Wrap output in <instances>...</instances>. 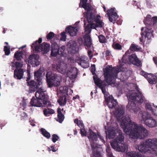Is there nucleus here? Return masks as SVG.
Returning <instances> with one entry per match:
<instances>
[{
    "mask_svg": "<svg viewBox=\"0 0 157 157\" xmlns=\"http://www.w3.org/2000/svg\"><path fill=\"white\" fill-rule=\"evenodd\" d=\"M40 131L43 135L46 138L49 139L50 138L51 136L50 134L45 129L41 128L40 129Z\"/></svg>",
    "mask_w": 157,
    "mask_h": 157,
    "instance_id": "obj_36",
    "label": "nucleus"
},
{
    "mask_svg": "<svg viewBox=\"0 0 157 157\" xmlns=\"http://www.w3.org/2000/svg\"><path fill=\"white\" fill-rule=\"evenodd\" d=\"M59 90L61 94H67L68 93V87L66 86H61L59 88Z\"/></svg>",
    "mask_w": 157,
    "mask_h": 157,
    "instance_id": "obj_41",
    "label": "nucleus"
},
{
    "mask_svg": "<svg viewBox=\"0 0 157 157\" xmlns=\"http://www.w3.org/2000/svg\"><path fill=\"white\" fill-rule=\"evenodd\" d=\"M142 118L144 121V123L147 126L150 128L155 127L157 125L155 120L154 119L150 113L145 112H141Z\"/></svg>",
    "mask_w": 157,
    "mask_h": 157,
    "instance_id": "obj_10",
    "label": "nucleus"
},
{
    "mask_svg": "<svg viewBox=\"0 0 157 157\" xmlns=\"http://www.w3.org/2000/svg\"><path fill=\"white\" fill-rule=\"evenodd\" d=\"M66 33L63 32L61 33V38L60 40L63 41H65L66 40V36L65 34Z\"/></svg>",
    "mask_w": 157,
    "mask_h": 157,
    "instance_id": "obj_48",
    "label": "nucleus"
},
{
    "mask_svg": "<svg viewBox=\"0 0 157 157\" xmlns=\"http://www.w3.org/2000/svg\"><path fill=\"white\" fill-rule=\"evenodd\" d=\"M21 120H25L28 118V115L27 113L25 112L22 113L21 115Z\"/></svg>",
    "mask_w": 157,
    "mask_h": 157,
    "instance_id": "obj_49",
    "label": "nucleus"
},
{
    "mask_svg": "<svg viewBox=\"0 0 157 157\" xmlns=\"http://www.w3.org/2000/svg\"><path fill=\"white\" fill-rule=\"evenodd\" d=\"M124 138L123 134L120 131L114 141L111 143L112 147L118 151L125 152L127 150L128 147L124 144Z\"/></svg>",
    "mask_w": 157,
    "mask_h": 157,
    "instance_id": "obj_6",
    "label": "nucleus"
},
{
    "mask_svg": "<svg viewBox=\"0 0 157 157\" xmlns=\"http://www.w3.org/2000/svg\"><path fill=\"white\" fill-rule=\"evenodd\" d=\"M80 134H81L82 136H86V131L85 130V128L80 129Z\"/></svg>",
    "mask_w": 157,
    "mask_h": 157,
    "instance_id": "obj_52",
    "label": "nucleus"
},
{
    "mask_svg": "<svg viewBox=\"0 0 157 157\" xmlns=\"http://www.w3.org/2000/svg\"><path fill=\"white\" fill-rule=\"evenodd\" d=\"M16 68H21L23 66V64L20 62H16L15 63Z\"/></svg>",
    "mask_w": 157,
    "mask_h": 157,
    "instance_id": "obj_51",
    "label": "nucleus"
},
{
    "mask_svg": "<svg viewBox=\"0 0 157 157\" xmlns=\"http://www.w3.org/2000/svg\"><path fill=\"white\" fill-rule=\"evenodd\" d=\"M42 72L40 69L34 72L35 79L38 83L39 85L42 84Z\"/></svg>",
    "mask_w": 157,
    "mask_h": 157,
    "instance_id": "obj_25",
    "label": "nucleus"
},
{
    "mask_svg": "<svg viewBox=\"0 0 157 157\" xmlns=\"http://www.w3.org/2000/svg\"><path fill=\"white\" fill-rule=\"evenodd\" d=\"M23 53L22 51H17L14 54V58L17 60L20 61L23 58Z\"/></svg>",
    "mask_w": 157,
    "mask_h": 157,
    "instance_id": "obj_34",
    "label": "nucleus"
},
{
    "mask_svg": "<svg viewBox=\"0 0 157 157\" xmlns=\"http://www.w3.org/2000/svg\"><path fill=\"white\" fill-rule=\"evenodd\" d=\"M52 68L53 71H57L61 73L65 72L66 69V67H63L60 63L52 64Z\"/></svg>",
    "mask_w": 157,
    "mask_h": 157,
    "instance_id": "obj_23",
    "label": "nucleus"
},
{
    "mask_svg": "<svg viewBox=\"0 0 157 157\" xmlns=\"http://www.w3.org/2000/svg\"><path fill=\"white\" fill-rule=\"evenodd\" d=\"M115 8H111L107 11V14L109 17V20L110 21L114 23L116 20L118 18L119 16L117 14V13L115 11Z\"/></svg>",
    "mask_w": 157,
    "mask_h": 157,
    "instance_id": "obj_12",
    "label": "nucleus"
},
{
    "mask_svg": "<svg viewBox=\"0 0 157 157\" xmlns=\"http://www.w3.org/2000/svg\"><path fill=\"white\" fill-rule=\"evenodd\" d=\"M74 122L79 126L80 129L85 128L84 124L82 122V121L78 120V118H76L74 120Z\"/></svg>",
    "mask_w": 157,
    "mask_h": 157,
    "instance_id": "obj_37",
    "label": "nucleus"
},
{
    "mask_svg": "<svg viewBox=\"0 0 157 157\" xmlns=\"http://www.w3.org/2000/svg\"><path fill=\"white\" fill-rule=\"evenodd\" d=\"M146 108L149 110H150L152 113L155 116H157V112L155 113V111H156L155 109H154L152 107V105L149 103L146 104Z\"/></svg>",
    "mask_w": 157,
    "mask_h": 157,
    "instance_id": "obj_35",
    "label": "nucleus"
},
{
    "mask_svg": "<svg viewBox=\"0 0 157 157\" xmlns=\"http://www.w3.org/2000/svg\"><path fill=\"white\" fill-rule=\"evenodd\" d=\"M28 85L29 86V91L30 92H34L37 90L40 85L33 80H31L27 82Z\"/></svg>",
    "mask_w": 157,
    "mask_h": 157,
    "instance_id": "obj_18",
    "label": "nucleus"
},
{
    "mask_svg": "<svg viewBox=\"0 0 157 157\" xmlns=\"http://www.w3.org/2000/svg\"><path fill=\"white\" fill-rule=\"evenodd\" d=\"M88 54L89 57L90 59H91L93 56V55L92 53V52L90 50H88Z\"/></svg>",
    "mask_w": 157,
    "mask_h": 157,
    "instance_id": "obj_57",
    "label": "nucleus"
},
{
    "mask_svg": "<svg viewBox=\"0 0 157 157\" xmlns=\"http://www.w3.org/2000/svg\"><path fill=\"white\" fill-rule=\"evenodd\" d=\"M95 13L94 19L90 21H88L87 18L85 17L88 23V24L85 27L86 34L89 35L91 32L92 29H95L98 27H102L104 25L102 21L100 20L101 18L100 16L98 15L96 16Z\"/></svg>",
    "mask_w": 157,
    "mask_h": 157,
    "instance_id": "obj_7",
    "label": "nucleus"
},
{
    "mask_svg": "<svg viewBox=\"0 0 157 157\" xmlns=\"http://www.w3.org/2000/svg\"><path fill=\"white\" fill-rule=\"evenodd\" d=\"M121 124L125 133L133 139H143L148 135L147 130L142 125L132 124L131 120L126 117H122Z\"/></svg>",
    "mask_w": 157,
    "mask_h": 157,
    "instance_id": "obj_1",
    "label": "nucleus"
},
{
    "mask_svg": "<svg viewBox=\"0 0 157 157\" xmlns=\"http://www.w3.org/2000/svg\"><path fill=\"white\" fill-rule=\"evenodd\" d=\"M91 147L93 155L95 157H101L102 148L101 147L97 146L95 143L91 144Z\"/></svg>",
    "mask_w": 157,
    "mask_h": 157,
    "instance_id": "obj_13",
    "label": "nucleus"
},
{
    "mask_svg": "<svg viewBox=\"0 0 157 157\" xmlns=\"http://www.w3.org/2000/svg\"><path fill=\"white\" fill-rule=\"evenodd\" d=\"M149 83L151 84H155L157 82V77L153 74H150L146 78Z\"/></svg>",
    "mask_w": 157,
    "mask_h": 157,
    "instance_id": "obj_30",
    "label": "nucleus"
},
{
    "mask_svg": "<svg viewBox=\"0 0 157 157\" xmlns=\"http://www.w3.org/2000/svg\"><path fill=\"white\" fill-rule=\"evenodd\" d=\"M88 61V59L87 57L85 56H82L78 63L82 67L86 68L89 66V64Z\"/></svg>",
    "mask_w": 157,
    "mask_h": 157,
    "instance_id": "obj_21",
    "label": "nucleus"
},
{
    "mask_svg": "<svg viewBox=\"0 0 157 157\" xmlns=\"http://www.w3.org/2000/svg\"><path fill=\"white\" fill-rule=\"evenodd\" d=\"M59 46L56 43H52L51 45V54L52 56L56 57L59 53Z\"/></svg>",
    "mask_w": 157,
    "mask_h": 157,
    "instance_id": "obj_22",
    "label": "nucleus"
},
{
    "mask_svg": "<svg viewBox=\"0 0 157 157\" xmlns=\"http://www.w3.org/2000/svg\"><path fill=\"white\" fill-rule=\"evenodd\" d=\"M57 102L60 106L65 105L67 102L66 96L63 94H60L59 99L57 100Z\"/></svg>",
    "mask_w": 157,
    "mask_h": 157,
    "instance_id": "obj_29",
    "label": "nucleus"
},
{
    "mask_svg": "<svg viewBox=\"0 0 157 157\" xmlns=\"http://www.w3.org/2000/svg\"><path fill=\"white\" fill-rule=\"evenodd\" d=\"M59 138L57 135L56 134H53L52 135V141L54 143H55L57 140H58Z\"/></svg>",
    "mask_w": 157,
    "mask_h": 157,
    "instance_id": "obj_50",
    "label": "nucleus"
},
{
    "mask_svg": "<svg viewBox=\"0 0 157 157\" xmlns=\"http://www.w3.org/2000/svg\"><path fill=\"white\" fill-rule=\"evenodd\" d=\"M137 57V56L135 54H133L128 57V59L129 62L132 63Z\"/></svg>",
    "mask_w": 157,
    "mask_h": 157,
    "instance_id": "obj_42",
    "label": "nucleus"
},
{
    "mask_svg": "<svg viewBox=\"0 0 157 157\" xmlns=\"http://www.w3.org/2000/svg\"><path fill=\"white\" fill-rule=\"evenodd\" d=\"M99 88L101 89L102 93L104 94V97H105V98H107V97L106 96H107L108 93L106 91L105 87L103 88V87H102L101 88Z\"/></svg>",
    "mask_w": 157,
    "mask_h": 157,
    "instance_id": "obj_54",
    "label": "nucleus"
},
{
    "mask_svg": "<svg viewBox=\"0 0 157 157\" xmlns=\"http://www.w3.org/2000/svg\"><path fill=\"white\" fill-rule=\"evenodd\" d=\"M23 69L16 68L14 71V77L17 79H21L23 78Z\"/></svg>",
    "mask_w": 157,
    "mask_h": 157,
    "instance_id": "obj_24",
    "label": "nucleus"
},
{
    "mask_svg": "<svg viewBox=\"0 0 157 157\" xmlns=\"http://www.w3.org/2000/svg\"><path fill=\"white\" fill-rule=\"evenodd\" d=\"M46 77L49 87L51 88L53 86H56L59 85L61 80V77L60 75L53 74L51 71H48L47 73Z\"/></svg>",
    "mask_w": 157,
    "mask_h": 157,
    "instance_id": "obj_9",
    "label": "nucleus"
},
{
    "mask_svg": "<svg viewBox=\"0 0 157 157\" xmlns=\"http://www.w3.org/2000/svg\"><path fill=\"white\" fill-rule=\"evenodd\" d=\"M144 29L143 27L141 29V31L143 32L141 33L142 36H144L145 38L147 37L148 39H151L153 32L152 29H149L147 27H145V30L144 31H143Z\"/></svg>",
    "mask_w": 157,
    "mask_h": 157,
    "instance_id": "obj_20",
    "label": "nucleus"
},
{
    "mask_svg": "<svg viewBox=\"0 0 157 157\" xmlns=\"http://www.w3.org/2000/svg\"><path fill=\"white\" fill-rule=\"evenodd\" d=\"M90 134L88 136V137L90 141L92 142L91 144L93 143H95L94 142L97 140V135L92 130L90 129L89 130Z\"/></svg>",
    "mask_w": 157,
    "mask_h": 157,
    "instance_id": "obj_31",
    "label": "nucleus"
},
{
    "mask_svg": "<svg viewBox=\"0 0 157 157\" xmlns=\"http://www.w3.org/2000/svg\"><path fill=\"white\" fill-rule=\"evenodd\" d=\"M42 42V39L40 37L38 40L34 41L32 44L31 47L33 51L38 52H40L44 54L47 53L49 51L50 45L48 43L44 42L42 44L39 45Z\"/></svg>",
    "mask_w": 157,
    "mask_h": 157,
    "instance_id": "obj_8",
    "label": "nucleus"
},
{
    "mask_svg": "<svg viewBox=\"0 0 157 157\" xmlns=\"http://www.w3.org/2000/svg\"><path fill=\"white\" fill-rule=\"evenodd\" d=\"M99 138L100 139V140H101V141L104 143L105 144V140H104V138L103 136H101L99 137Z\"/></svg>",
    "mask_w": 157,
    "mask_h": 157,
    "instance_id": "obj_61",
    "label": "nucleus"
},
{
    "mask_svg": "<svg viewBox=\"0 0 157 157\" xmlns=\"http://www.w3.org/2000/svg\"><path fill=\"white\" fill-rule=\"evenodd\" d=\"M55 36L54 33L52 32H49L46 36V38L48 40L52 39Z\"/></svg>",
    "mask_w": 157,
    "mask_h": 157,
    "instance_id": "obj_47",
    "label": "nucleus"
},
{
    "mask_svg": "<svg viewBox=\"0 0 157 157\" xmlns=\"http://www.w3.org/2000/svg\"><path fill=\"white\" fill-rule=\"evenodd\" d=\"M88 0H80L79 7L83 8L86 11L84 13V16L88 19V21L94 19L95 10L90 3H87Z\"/></svg>",
    "mask_w": 157,
    "mask_h": 157,
    "instance_id": "obj_5",
    "label": "nucleus"
},
{
    "mask_svg": "<svg viewBox=\"0 0 157 157\" xmlns=\"http://www.w3.org/2000/svg\"><path fill=\"white\" fill-rule=\"evenodd\" d=\"M137 147L138 150L142 153H145L147 151L151 153L150 148L146 143V140L144 142H141Z\"/></svg>",
    "mask_w": 157,
    "mask_h": 157,
    "instance_id": "obj_17",
    "label": "nucleus"
},
{
    "mask_svg": "<svg viewBox=\"0 0 157 157\" xmlns=\"http://www.w3.org/2000/svg\"><path fill=\"white\" fill-rule=\"evenodd\" d=\"M146 143L151 149V153L157 156V138H149L146 140Z\"/></svg>",
    "mask_w": 157,
    "mask_h": 157,
    "instance_id": "obj_11",
    "label": "nucleus"
},
{
    "mask_svg": "<svg viewBox=\"0 0 157 157\" xmlns=\"http://www.w3.org/2000/svg\"><path fill=\"white\" fill-rule=\"evenodd\" d=\"M10 48H8L7 46H5L4 47V51L5 52V55L6 56H8L9 55L10 53Z\"/></svg>",
    "mask_w": 157,
    "mask_h": 157,
    "instance_id": "obj_46",
    "label": "nucleus"
},
{
    "mask_svg": "<svg viewBox=\"0 0 157 157\" xmlns=\"http://www.w3.org/2000/svg\"><path fill=\"white\" fill-rule=\"evenodd\" d=\"M106 137L109 139L114 138L116 136L115 131L111 128H108L105 131Z\"/></svg>",
    "mask_w": 157,
    "mask_h": 157,
    "instance_id": "obj_28",
    "label": "nucleus"
},
{
    "mask_svg": "<svg viewBox=\"0 0 157 157\" xmlns=\"http://www.w3.org/2000/svg\"><path fill=\"white\" fill-rule=\"evenodd\" d=\"M105 81L109 85L114 84L119 72L118 68L114 69L112 65L107 67L104 70Z\"/></svg>",
    "mask_w": 157,
    "mask_h": 157,
    "instance_id": "obj_4",
    "label": "nucleus"
},
{
    "mask_svg": "<svg viewBox=\"0 0 157 157\" xmlns=\"http://www.w3.org/2000/svg\"><path fill=\"white\" fill-rule=\"evenodd\" d=\"M77 77L76 75H74L73 74H72L71 75V76L70 77V78H75Z\"/></svg>",
    "mask_w": 157,
    "mask_h": 157,
    "instance_id": "obj_62",
    "label": "nucleus"
},
{
    "mask_svg": "<svg viewBox=\"0 0 157 157\" xmlns=\"http://www.w3.org/2000/svg\"><path fill=\"white\" fill-rule=\"evenodd\" d=\"M35 96L36 98L33 97L30 102L32 106L43 107L46 106L48 103V96L45 94L44 91L38 90L36 92Z\"/></svg>",
    "mask_w": 157,
    "mask_h": 157,
    "instance_id": "obj_3",
    "label": "nucleus"
},
{
    "mask_svg": "<svg viewBox=\"0 0 157 157\" xmlns=\"http://www.w3.org/2000/svg\"><path fill=\"white\" fill-rule=\"evenodd\" d=\"M105 102L107 105L110 109H113L118 104V102L116 100L114 99L112 96H109L107 98H105Z\"/></svg>",
    "mask_w": 157,
    "mask_h": 157,
    "instance_id": "obj_16",
    "label": "nucleus"
},
{
    "mask_svg": "<svg viewBox=\"0 0 157 157\" xmlns=\"http://www.w3.org/2000/svg\"><path fill=\"white\" fill-rule=\"evenodd\" d=\"M113 48L117 50H121L122 49V47L121 45L118 43L115 44L113 43L112 45Z\"/></svg>",
    "mask_w": 157,
    "mask_h": 157,
    "instance_id": "obj_44",
    "label": "nucleus"
},
{
    "mask_svg": "<svg viewBox=\"0 0 157 157\" xmlns=\"http://www.w3.org/2000/svg\"><path fill=\"white\" fill-rule=\"evenodd\" d=\"M93 79L95 84L98 86L101 80L99 78H98L97 76L96 75L94 76Z\"/></svg>",
    "mask_w": 157,
    "mask_h": 157,
    "instance_id": "obj_40",
    "label": "nucleus"
},
{
    "mask_svg": "<svg viewBox=\"0 0 157 157\" xmlns=\"http://www.w3.org/2000/svg\"><path fill=\"white\" fill-rule=\"evenodd\" d=\"M43 112L44 114L46 116H48L49 114H53L55 113V111L54 110L49 108L45 109L44 110Z\"/></svg>",
    "mask_w": 157,
    "mask_h": 157,
    "instance_id": "obj_38",
    "label": "nucleus"
},
{
    "mask_svg": "<svg viewBox=\"0 0 157 157\" xmlns=\"http://www.w3.org/2000/svg\"><path fill=\"white\" fill-rule=\"evenodd\" d=\"M27 75L28 77L27 78V79L26 80L27 81H28L30 79V71H27Z\"/></svg>",
    "mask_w": 157,
    "mask_h": 157,
    "instance_id": "obj_59",
    "label": "nucleus"
},
{
    "mask_svg": "<svg viewBox=\"0 0 157 157\" xmlns=\"http://www.w3.org/2000/svg\"><path fill=\"white\" fill-rule=\"evenodd\" d=\"M65 31L68 33L70 36H74L76 35L78 30L76 27L69 26L66 28Z\"/></svg>",
    "mask_w": 157,
    "mask_h": 157,
    "instance_id": "obj_26",
    "label": "nucleus"
},
{
    "mask_svg": "<svg viewBox=\"0 0 157 157\" xmlns=\"http://www.w3.org/2000/svg\"><path fill=\"white\" fill-rule=\"evenodd\" d=\"M129 98L132 100L129 101L126 106V108L128 110L131 112L136 113L140 110V108L136 106L134 101L137 103H142L143 102V95L140 93L132 92L129 95Z\"/></svg>",
    "mask_w": 157,
    "mask_h": 157,
    "instance_id": "obj_2",
    "label": "nucleus"
},
{
    "mask_svg": "<svg viewBox=\"0 0 157 157\" xmlns=\"http://www.w3.org/2000/svg\"><path fill=\"white\" fill-rule=\"evenodd\" d=\"M68 47L73 51H76L77 49V45L75 41H70L67 43Z\"/></svg>",
    "mask_w": 157,
    "mask_h": 157,
    "instance_id": "obj_32",
    "label": "nucleus"
},
{
    "mask_svg": "<svg viewBox=\"0 0 157 157\" xmlns=\"http://www.w3.org/2000/svg\"><path fill=\"white\" fill-rule=\"evenodd\" d=\"M106 86V82L104 81H101L98 87L99 88H101L102 87H105Z\"/></svg>",
    "mask_w": 157,
    "mask_h": 157,
    "instance_id": "obj_56",
    "label": "nucleus"
},
{
    "mask_svg": "<svg viewBox=\"0 0 157 157\" xmlns=\"http://www.w3.org/2000/svg\"><path fill=\"white\" fill-rule=\"evenodd\" d=\"M141 49V48L140 47L132 43L130 47L129 50L126 52L122 57V62L124 63L126 62V60H124V58L126 57L127 55L129 53V50L132 52H137L139 51Z\"/></svg>",
    "mask_w": 157,
    "mask_h": 157,
    "instance_id": "obj_15",
    "label": "nucleus"
},
{
    "mask_svg": "<svg viewBox=\"0 0 157 157\" xmlns=\"http://www.w3.org/2000/svg\"><path fill=\"white\" fill-rule=\"evenodd\" d=\"M51 147L52 149V151L54 152H55L57 150H55V148H54V147L53 146H51Z\"/></svg>",
    "mask_w": 157,
    "mask_h": 157,
    "instance_id": "obj_63",
    "label": "nucleus"
},
{
    "mask_svg": "<svg viewBox=\"0 0 157 157\" xmlns=\"http://www.w3.org/2000/svg\"><path fill=\"white\" fill-rule=\"evenodd\" d=\"M39 56L38 55L35 54H32L30 55L28 59V62L33 66H37L40 64V62L39 61Z\"/></svg>",
    "mask_w": 157,
    "mask_h": 157,
    "instance_id": "obj_14",
    "label": "nucleus"
},
{
    "mask_svg": "<svg viewBox=\"0 0 157 157\" xmlns=\"http://www.w3.org/2000/svg\"><path fill=\"white\" fill-rule=\"evenodd\" d=\"M98 37L100 43H106L107 40L105 36L102 34H100L98 36Z\"/></svg>",
    "mask_w": 157,
    "mask_h": 157,
    "instance_id": "obj_39",
    "label": "nucleus"
},
{
    "mask_svg": "<svg viewBox=\"0 0 157 157\" xmlns=\"http://www.w3.org/2000/svg\"><path fill=\"white\" fill-rule=\"evenodd\" d=\"M57 116L58 120L57 121L60 123H61L63 121L64 118V116L61 112V110L60 108L57 109Z\"/></svg>",
    "mask_w": 157,
    "mask_h": 157,
    "instance_id": "obj_33",
    "label": "nucleus"
},
{
    "mask_svg": "<svg viewBox=\"0 0 157 157\" xmlns=\"http://www.w3.org/2000/svg\"><path fill=\"white\" fill-rule=\"evenodd\" d=\"M105 55L106 56H109L110 54V52L109 50H107L105 51Z\"/></svg>",
    "mask_w": 157,
    "mask_h": 157,
    "instance_id": "obj_60",
    "label": "nucleus"
},
{
    "mask_svg": "<svg viewBox=\"0 0 157 157\" xmlns=\"http://www.w3.org/2000/svg\"><path fill=\"white\" fill-rule=\"evenodd\" d=\"M151 20H153V25H154L157 22V17H152V19Z\"/></svg>",
    "mask_w": 157,
    "mask_h": 157,
    "instance_id": "obj_58",
    "label": "nucleus"
},
{
    "mask_svg": "<svg viewBox=\"0 0 157 157\" xmlns=\"http://www.w3.org/2000/svg\"><path fill=\"white\" fill-rule=\"evenodd\" d=\"M125 107L124 105H119L116 109L115 115L117 119L120 118L125 113Z\"/></svg>",
    "mask_w": 157,
    "mask_h": 157,
    "instance_id": "obj_19",
    "label": "nucleus"
},
{
    "mask_svg": "<svg viewBox=\"0 0 157 157\" xmlns=\"http://www.w3.org/2000/svg\"><path fill=\"white\" fill-rule=\"evenodd\" d=\"M150 74L144 71H141L140 72V74L144 76L146 78L148 77V75Z\"/></svg>",
    "mask_w": 157,
    "mask_h": 157,
    "instance_id": "obj_55",
    "label": "nucleus"
},
{
    "mask_svg": "<svg viewBox=\"0 0 157 157\" xmlns=\"http://www.w3.org/2000/svg\"><path fill=\"white\" fill-rule=\"evenodd\" d=\"M84 45L88 48H90L92 44V42L90 35L88 34H85L84 35Z\"/></svg>",
    "mask_w": 157,
    "mask_h": 157,
    "instance_id": "obj_27",
    "label": "nucleus"
},
{
    "mask_svg": "<svg viewBox=\"0 0 157 157\" xmlns=\"http://www.w3.org/2000/svg\"><path fill=\"white\" fill-rule=\"evenodd\" d=\"M153 60L155 63L157 65V58H155L154 57H153Z\"/></svg>",
    "mask_w": 157,
    "mask_h": 157,
    "instance_id": "obj_64",
    "label": "nucleus"
},
{
    "mask_svg": "<svg viewBox=\"0 0 157 157\" xmlns=\"http://www.w3.org/2000/svg\"><path fill=\"white\" fill-rule=\"evenodd\" d=\"M134 65L137 66V67H140L141 66L142 64L140 60L138 59L137 57L135 59L134 62L132 63Z\"/></svg>",
    "mask_w": 157,
    "mask_h": 157,
    "instance_id": "obj_45",
    "label": "nucleus"
},
{
    "mask_svg": "<svg viewBox=\"0 0 157 157\" xmlns=\"http://www.w3.org/2000/svg\"><path fill=\"white\" fill-rule=\"evenodd\" d=\"M106 151L108 157H114L109 148L106 149Z\"/></svg>",
    "mask_w": 157,
    "mask_h": 157,
    "instance_id": "obj_53",
    "label": "nucleus"
},
{
    "mask_svg": "<svg viewBox=\"0 0 157 157\" xmlns=\"http://www.w3.org/2000/svg\"><path fill=\"white\" fill-rule=\"evenodd\" d=\"M65 46H62L61 47H59V53L58 55H60L61 56H63L64 54V51L65 50Z\"/></svg>",
    "mask_w": 157,
    "mask_h": 157,
    "instance_id": "obj_43",
    "label": "nucleus"
}]
</instances>
